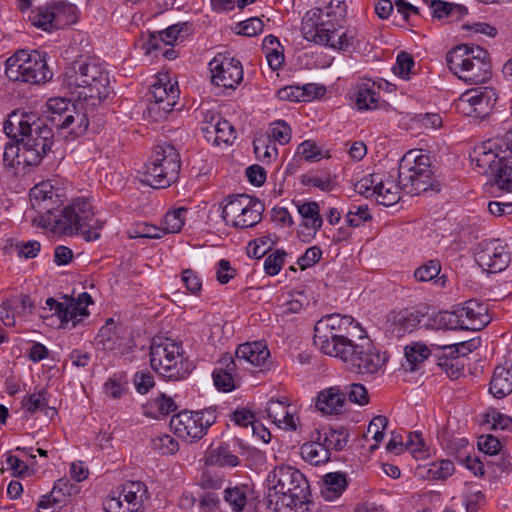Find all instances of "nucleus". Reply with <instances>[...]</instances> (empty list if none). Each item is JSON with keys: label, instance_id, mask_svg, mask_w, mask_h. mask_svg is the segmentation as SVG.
<instances>
[{"label": "nucleus", "instance_id": "48", "mask_svg": "<svg viewBox=\"0 0 512 512\" xmlns=\"http://www.w3.org/2000/svg\"><path fill=\"white\" fill-rule=\"evenodd\" d=\"M263 210V204L252 198V203L243 211L235 227L244 229L255 226L261 221Z\"/></svg>", "mask_w": 512, "mask_h": 512}, {"label": "nucleus", "instance_id": "5", "mask_svg": "<svg viewBox=\"0 0 512 512\" xmlns=\"http://www.w3.org/2000/svg\"><path fill=\"white\" fill-rule=\"evenodd\" d=\"M104 225V220L95 217L91 200L84 196L73 199L52 219L54 231L78 235L87 242L100 239Z\"/></svg>", "mask_w": 512, "mask_h": 512}, {"label": "nucleus", "instance_id": "34", "mask_svg": "<svg viewBox=\"0 0 512 512\" xmlns=\"http://www.w3.org/2000/svg\"><path fill=\"white\" fill-rule=\"evenodd\" d=\"M312 441L304 443L301 446V456L312 465H320L326 463L330 459V453L321 443V430L316 429L311 436Z\"/></svg>", "mask_w": 512, "mask_h": 512}, {"label": "nucleus", "instance_id": "39", "mask_svg": "<svg viewBox=\"0 0 512 512\" xmlns=\"http://www.w3.org/2000/svg\"><path fill=\"white\" fill-rule=\"evenodd\" d=\"M251 490L248 486H235L226 488L224 500L228 503L233 512H252L250 501Z\"/></svg>", "mask_w": 512, "mask_h": 512}, {"label": "nucleus", "instance_id": "3", "mask_svg": "<svg viewBox=\"0 0 512 512\" xmlns=\"http://www.w3.org/2000/svg\"><path fill=\"white\" fill-rule=\"evenodd\" d=\"M269 504L276 512L307 510L309 484L305 476L292 466H278L267 476Z\"/></svg>", "mask_w": 512, "mask_h": 512}, {"label": "nucleus", "instance_id": "54", "mask_svg": "<svg viewBox=\"0 0 512 512\" xmlns=\"http://www.w3.org/2000/svg\"><path fill=\"white\" fill-rule=\"evenodd\" d=\"M405 447L415 459H426L430 456L429 448L425 444L422 435L418 432L409 434Z\"/></svg>", "mask_w": 512, "mask_h": 512}, {"label": "nucleus", "instance_id": "61", "mask_svg": "<svg viewBox=\"0 0 512 512\" xmlns=\"http://www.w3.org/2000/svg\"><path fill=\"white\" fill-rule=\"evenodd\" d=\"M380 179L382 178L374 174L365 176L357 181L355 190L365 197H375Z\"/></svg>", "mask_w": 512, "mask_h": 512}, {"label": "nucleus", "instance_id": "52", "mask_svg": "<svg viewBox=\"0 0 512 512\" xmlns=\"http://www.w3.org/2000/svg\"><path fill=\"white\" fill-rule=\"evenodd\" d=\"M430 13L434 18L442 19L452 14L466 15L467 8L460 4H451L443 1H432Z\"/></svg>", "mask_w": 512, "mask_h": 512}, {"label": "nucleus", "instance_id": "26", "mask_svg": "<svg viewBox=\"0 0 512 512\" xmlns=\"http://www.w3.org/2000/svg\"><path fill=\"white\" fill-rule=\"evenodd\" d=\"M290 405L286 399L268 401L266 413L268 418L279 428L295 431L298 427V418L289 412Z\"/></svg>", "mask_w": 512, "mask_h": 512}, {"label": "nucleus", "instance_id": "35", "mask_svg": "<svg viewBox=\"0 0 512 512\" xmlns=\"http://www.w3.org/2000/svg\"><path fill=\"white\" fill-rule=\"evenodd\" d=\"M298 213L302 218V227L307 230V237L313 238L323 225L319 204L305 202L298 205Z\"/></svg>", "mask_w": 512, "mask_h": 512}, {"label": "nucleus", "instance_id": "62", "mask_svg": "<svg viewBox=\"0 0 512 512\" xmlns=\"http://www.w3.org/2000/svg\"><path fill=\"white\" fill-rule=\"evenodd\" d=\"M414 65L415 62L413 57L406 52H401L397 56L396 64L393 67V72L402 79H409L411 69L414 67Z\"/></svg>", "mask_w": 512, "mask_h": 512}, {"label": "nucleus", "instance_id": "63", "mask_svg": "<svg viewBox=\"0 0 512 512\" xmlns=\"http://www.w3.org/2000/svg\"><path fill=\"white\" fill-rule=\"evenodd\" d=\"M285 256L286 252L284 250H276L274 253L270 254L264 261L266 274L270 276L277 275L284 265Z\"/></svg>", "mask_w": 512, "mask_h": 512}, {"label": "nucleus", "instance_id": "28", "mask_svg": "<svg viewBox=\"0 0 512 512\" xmlns=\"http://www.w3.org/2000/svg\"><path fill=\"white\" fill-rule=\"evenodd\" d=\"M60 188L55 187L52 181L47 180L36 184L30 190V201L33 207L50 211L49 204H56L60 201Z\"/></svg>", "mask_w": 512, "mask_h": 512}, {"label": "nucleus", "instance_id": "56", "mask_svg": "<svg viewBox=\"0 0 512 512\" xmlns=\"http://www.w3.org/2000/svg\"><path fill=\"white\" fill-rule=\"evenodd\" d=\"M371 219L367 205H353L346 214V223L353 228L360 227Z\"/></svg>", "mask_w": 512, "mask_h": 512}, {"label": "nucleus", "instance_id": "16", "mask_svg": "<svg viewBox=\"0 0 512 512\" xmlns=\"http://www.w3.org/2000/svg\"><path fill=\"white\" fill-rule=\"evenodd\" d=\"M498 100V93L493 87H480L465 91L456 100L457 111L476 121L488 118Z\"/></svg>", "mask_w": 512, "mask_h": 512}, {"label": "nucleus", "instance_id": "47", "mask_svg": "<svg viewBox=\"0 0 512 512\" xmlns=\"http://www.w3.org/2000/svg\"><path fill=\"white\" fill-rule=\"evenodd\" d=\"M208 466L235 467L239 464L238 456L232 454L228 448L220 446L211 449L206 456Z\"/></svg>", "mask_w": 512, "mask_h": 512}, {"label": "nucleus", "instance_id": "38", "mask_svg": "<svg viewBox=\"0 0 512 512\" xmlns=\"http://www.w3.org/2000/svg\"><path fill=\"white\" fill-rule=\"evenodd\" d=\"M252 203V198L245 194H238L230 196L226 199V203L222 208V218L226 224L233 227L236 226V221L240 219L243 211Z\"/></svg>", "mask_w": 512, "mask_h": 512}, {"label": "nucleus", "instance_id": "31", "mask_svg": "<svg viewBox=\"0 0 512 512\" xmlns=\"http://www.w3.org/2000/svg\"><path fill=\"white\" fill-rule=\"evenodd\" d=\"M347 13L345 0H323L322 7H318L306 12L304 18H309L311 22H319L333 19V21H343Z\"/></svg>", "mask_w": 512, "mask_h": 512}, {"label": "nucleus", "instance_id": "13", "mask_svg": "<svg viewBox=\"0 0 512 512\" xmlns=\"http://www.w3.org/2000/svg\"><path fill=\"white\" fill-rule=\"evenodd\" d=\"M340 353L337 358L352 372L362 375L375 374L387 361L385 353H381L366 335L359 336L357 341Z\"/></svg>", "mask_w": 512, "mask_h": 512}, {"label": "nucleus", "instance_id": "29", "mask_svg": "<svg viewBox=\"0 0 512 512\" xmlns=\"http://www.w3.org/2000/svg\"><path fill=\"white\" fill-rule=\"evenodd\" d=\"M345 400V394L339 387H329L318 393L315 407L324 415H337L342 412Z\"/></svg>", "mask_w": 512, "mask_h": 512}, {"label": "nucleus", "instance_id": "23", "mask_svg": "<svg viewBox=\"0 0 512 512\" xmlns=\"http://www.w3.org/2000/svg\"><path fill=\"white\" fill-rule=\"evenodd\" d=\"M202 132L208 141L217 145L230 144L236 139L235 129L230 122L214 112L205 114Z\"/></svg>", "mask_w": 512, "mask_h": 512}, {"label": "nucleus", "instance_id": "30", "mask_svg": "<svg viewBox=\"0 0 512 512\" xmlns=\"http://www.w3.org/2000/svg\"><path fill=\"white\" fill-rule=\"evenodd\" d=\"M220 367L213 372V381L217 389L230 392L235 388L238 365L230 355H224L219 361Z\"/></svg>", "mask_w": 512, "mask_h": 512}, {"label": "nucleus", "instance_id": "44", "mask_svg": "<svg viewBox=\"0 0 512 512\" xmlns=\"http://www.w3.org/2000/svg\"><path fill=\"white\" fill-rule=\"evenodd\" d=\"M346 477L342 473H329L324 477L321 494L325 500L333 501L338 498L346 489Z\"/></svg>", "mask_w": 512, "mask_h": 512}, {"label": "nucleus", "instance_id": "45", "mask_svg": "<svg viewBox=\"0 0 512 512\" xmlns=\"http://www.w3.org/2000/svg\"><path fill=\"white\" fill-rule=\"evenodd\" d=\"M55 21L58 29L74 24L78 19V9L74 4L60 1L52 2Z\"/></svg>", "mask_w": 512, "mask_h": 512}, {"label": "nucleus", "instance_id": "53", "mask_svg": "<svg viewBox=\"0 0 512 512\" xmlns=\"http://www.w3.org/2000/svg\"><path fill=\"white\" fill-rule=\"evenodd\" d=\"M16 139H17V143L8 141L4 145L2 161H3V166L6 169L16 168L21 163H23L22 157H21L22 148H21V145L19 144V139L18 138H16Z\"/></svg>", "mask_w": 512, "mask_h": 512}, {"label": "nucleus", "instance_id": "7", "mask_svg": "<svg viewBox=\"0 0 512 512\" xmlns=\"http://www.w3.org/2000/svg\"><path fill=\"white\" fill-rule=\"evenodd\" d=\"M310 19L303 18L301 27L302 35L307 41L343 52H352L361 47L363 36L357 28L341 30L337 27H340L342 21L330 19L311 22Z\"/></svg>", "mask_w": 512, "mask_h": 512}, {"label": "nucleus", "instance_id": "46", "mask_svg": "<svg viewBox=\"0 0 512 512\" xmlns=\"http://www.w3.org/2000/svg\"><path fill=\"white\" fill-rule=\"evenodd\" d=\"M253 146L257 159L264 164H269L278 157V149L269 137L263 135L256 137Z\"/></svg>", "mask_w": 512, "mask_h": 512}, {"label": "nucleus", "instance_id": "25", "mask_svg": "<svg viewBox=\"0 0 512 512\" xmlns=\"http://www.w3.org/2000/svg\"><path fill=\"white\" fill-rule=\"evenodd\" d=\"M490 394L502 399L512 392V359L495 367L489 383Z\"/></svg>", "mask_w": 512, "mask_h": 512}, {"label": "nucleus", "instance_id": "55", "mask_svg": "<svg viewBox=\"0 0 512 512\" xmlns=\"http://www.w3.org/2000/svg\"><path fill=\"white\" fill-rule=\"evenodd\" d=\"M273 143L278 142L285 145L291 140V128L283 120H278L270 124L269 131L266 135Z\"/></svg>", "mask_w": 512, "mask_h": 512}, {"label": "nucleus", "instance_id": "51", "mask_svg": "<svg viewBox=\"0 0 512 512\" xmlns=\"http://www.w3.org/2000/svg\"><path fill=\"white\" fill-rule=\"evenodd\" d=\"M186 214L187 209L185 208H178L176 210L166 213L162 221V227H160L161 229H163V235L166 233L180 232L184 225Z\"/></svg>", "mask_w": 512, "mask_h": 512}, {"label": "nucleus", "instance_id": "11", "mask_svg": "<svg viewBox=\"0 0 512 512\" xmlns=\"http://www.w3.org/2000/svg\"><path fill=\"white\" fill-rule=\"evenodd\" d=\"M429 155L422 150H410L399 163L398 180L402 190L419 195L433 189V175Z\"/></svg>", "mask_w": 512, "mask_h": 512}, {"label": "nucleus", "instance_id": "18", "mask_svg": "<svg viewBox=\"0 0 512 512\" xmlns=\"http://www.w3.org/2000/svg\"><path fill=\"white\" fill-rule=\"evenodd\" d=\"M179 94L177 83H172L167 75H160L149 91V117L155 121L165 119L176 105Z\"/></svg>", "mask_w": 512, "mask_h": 512}, {"label": "nucleus", "instance_id": "33", "mask_svg": "<svg viewBox=\"0 0 512 512\" xmlns=\"http://www.w3.org/2000/svg\"><path fill=\"white\" fill-rule=\"evenodd\" d=\"M121 333L122 326L117 324L113 318H109L96 335V345L103 350H115L122 345Z\"/></svg>", "mask_w": 512, "mask_h": 512}, {"label": "nucleus", "instance_id": "8", "mask_svg": "<svg viewBox=\"0 0 512 512\" xmlns=\"http://www.w3.org/2000/svg\"><path fill=\"white\" fill-rule=\"evenodd\" d=\"M152 369L168 380L185 379L192 371V363L184 356L181 343L174 339L156 336L150 345Z\"/></svg>", "mask_w": 512, "mask_h": 512}, {"label": "nucleus", "instance_id": "49", "mask_svg": "<svg viewBox=\"0 0 512 512\" xmlns=\"http://www.w3.org/2000/svg\"><path fill=\"white\" fill-rule=\"evenodd\" d=\"M321 435V443L324 448L327 449L328 453H330L332 450H342L348 442V434L344 431L323 429V431H321Z\"/></svg>", "mask_w": 512, "mask_h": 512}, {"label": "nucleus", "instance_id": "64", "mask_svg": "<svg viewBox=\"0 0 512 512\" xmlns=\"http://www.w3.org/2000/svg\"><path fill=\"white\" fill-rule=\"evenodd\" d=\"M105 512H132L127 502L123 501L121 490L113 491L104 502Z\"/></svg>", "mask_w": 512, "mask_h": 512}, {"label": "nucleus", "instance_id": "43", "mask_svg": "<svg viewBox=\"0 0 512 512\" xmlns=\"http://www.w3.org/2000/svg\"><path fill=\"white\" fill-rule=\"evenodd\" d=\"M29 19L33 26L43 31L51 32L52 30L58 29L51 3H47L32 10Z\"/></svg>", "mask_w": 512, "mask_h": 512}, {"label": "nucleus", "instance_id": "24", "mask_svg": "<svg viewBox=\"0 0 512 512\" xmlns=\"http://www.w3.org/2000/svg\"><path fill=\"white\" fill-rule=\"evenodd\" d=\"M357 325L354 324V319L352 321H348L345 324H339L336 327L331 329V332L328 333L332 338H328L329 348H325L322 346H316L323 354L337 358L341 355L340 352L345 351V349L351 345L355 340L352 339V330L356 329Z\"/></svg>", "mask_w": 512, "mask_h": 512}, {"label": "nucleus", "instance_id": "19", "mask_svg": "<svg viewBox=\"0 0 512 512\" xmlns=\"http://www.w3.org/2000/svg\"><path fill=\"white\" fill-rule=\"evenodd\" d=\"M211 82L224 89H235L243 80V67L238 59L224 54L209 62Z\"/></svg>", "mask_w": 512, "mask_h": 512}, {"label": "nucleus", "instance_id": "36", "mask_svg": "<svg viewBox=\"0 0 512 512\" xmlns=\"http://www.w3.org/2000/svg\"><path fill=\"white\" fill-rule=\"evenodd\" d=\"M455 471L454 463L451 460H441L424 465H418L415 474L426 480H445Z\"/></svg>", "mask_w": 512, "mask_h": 512}, {"label": "nucleus", "instance_id": "57", "mask_svg": "<svg viewBox=\"0 0 512 512\" xmlns=\"http://www.w3.org/2000/svg\"><path fill=\"white\" fill-rule=\"evenodd\" d=\"M128 236L134 238L159 239L163 236V229L148 223H138L128 230Z\"/></svg>", "mask_w": 512, "mask_h": 512}, {"label": "nucleus", "instance_id": "15", "mask_svg": "<svg viewBox=\"0 0 512 512\" xmlns=\"http://www.w3.org/2000/svg\"><path fill=\"white\" fill-rule=\"evenodd\" d=\"M217 419L216 409L209 407L200 411H181L170 420V427L181 439L194 442L202 439Z\"/></svg>", "mask_w": 512, "mask_h": 512}, {"label": "nucleus", "instance_id": "37", "mask_svg": "<svg viewBox=\"0 0 512 512\" xmlns=\"http://www.w3.org/2000/svg\"><path fill=\"white\" fill-rule=\"evenodd\" d=\"M120 490L123 501L127 502L132 512H138L149 498L147 486L141 481H128Z\"/></svg>", "mask_w": 512, "mask_h": 512}, {"label": "nucleus", "instance_id": "59", "mask_svg": "<svg viewBox=\"0 0 512 512\" xmlns=\"http://www.w3.org/2000/svg\"><path fill=\"white\" fill-rule=\"evenodd\" d=\"M45 395L46 391L40 390L24 397L22 401L24 410L30 414L42 411L48 406V401Z\"/></svg>", "mask_w": 512, "mask_h": 512}, {"label": "nucleus", "instance_id": "58", "mask_svg": "<svg viewBox=\"0 0 512 512\" xmlns=\"http://www.w3.org/2000/svg\"><path fill=\"white\" fill-rule=\"evenodd\" d=\"M432 348H437L442 351L440 356L448 357V359H456L459 360L460 356H465L470 352V349L467 347L465 342L460 343H432Z\"/></svg>", "mask_w": 512, "mask_h": 512}, {"label": "nucleus", "instance_id": "10", "mask_svg": "<svg viewBox=\"0 0 512 512\" xmlns=\"http://www.w3.org/2000/svg\"><path fill=\"white\" fill-rule=\"evenodd\" d=\"M180 170L179 151L172 144L162 143L154 148L146 164L144 181L153 188H167L178 180Z\"/></svg>", "mask_w": 512, "mask_h": 512}, {"label": "nucleus", "instance_id": "12", "mask_svg": "<svg viewBox=\"0 0 512 512\" xmlns=\"http://www.w3.org/2000/svg\"><path fill=\"white\" fill-rule=\"evenodd\" d=\"M5 74L15 82L45 83L52 78L45 57L38 51L19 50L6 60Z\"/></svg>", "mask_w": 512, "mask_h": 512}, {"label": "nucleus", "instance_id": "2", "mask_svg": "<svg viewBox=\"0 0 512 512\" xmlns=\"http://www.w3.org/2000/svg\"><path fill=\"white\" fill-rule=\"evenodd\" d=\"M8 137L18 138L25 166H37L53 144L51 129L33 113L13 112L4 123Z\"/></svg>", "mask_w": 512, "mask_h": 512}, {"label": "nucleus", "instance_id": "41", "mask_svg": "<svg viewBox=\"0 0 512 512\" xmlns=\"http://www.w3.org/2000/svg\"><path fill=\"white\" fill-rule=\"evenodd\" d=\"M400 183L396 184L392 177L380 179L375 199L383 206H392L400 199Z\"/></svg>", "mask_w": 512, "mask_h": 512}, {"label": "nucleus", "instance_id": "22", "mask_svg": "<svg viewBox=\"0 0 512 512\" xmlns=\"http://www.w3.org/2000/svg\"><path fill=\"white\" fill-rule=\"evenodd\" d=\"M422 314L417 310L402 309L390 312L385 321V333L390 338H401L411 333L421 322Z\"/></svg>", "mask_w": 512, "mask_h": 512}, {"label": "nucleus", "instance_id": "40", "mask_svg": "<svg viewBox=\"0 0 512 512\" xmlns=\"http://www.w3.org/2000/svg\"><path fill=\"white\" fill-rule=\"evenodd\" d=\"M69 481L59 479L50 494L43 495L37 504L38 512H55L65 501V488H68Z\"/></svg>", "mask_w": 512, "mask_h": 512}, {"label": "nucleus", "instance_id": "9", "mask_svg": "<svg viewBox=\"0 0 512 512\" xmlns=\"http://www.w3.org/2000/svg\"><path fill=\"white\" fill-rule=\"evenodd\" d=\"M44 110L45 117L60 130H68L74 137L83 135L89 126L93 112L76 99V103L63 97L48 99Z\"/></svg>", "mask_w": 512, "mask_h": 512}, {"label": "nucleus", "instance_id": "17", "mask_svg": "<svg viewBox=\"0 0 512 512\" xmlns=\"http://www.w3.org/2000/svg\"><path fill=\"white\" fill-rule=\"evenodd\" d=\"M45 303L49 311H54L57 316L59 328L72 329L89 316L88 306L93 300L90 294L83 292L77 298L63 296V301L50 297Z\"/></svg>", "mask_w": 512, "mask_h": 512}, {"label": "nucleus", "instance_id": "27", "mask_svg": "<svg viewBox=\"0 0 512 512\" xmlns=\"http://www.w3.org/2000/svg\"><path fill=\"white\" fill-rule=\"evenodd\" d=\"M353 98L360 110H374L378 107L379 86L371 79H361L353 87Z\"/></svg>", "mask_w": 512, "mask_h": 512}, {"label": "nucleus", "instance_id": "42", "mask_svg": "<svg viewBox=\"0 0 512 512\" xmlns=\"http://www.w3.org/2000/svg\"><path fill=\"white\" fill-rule=\"evenodd\" d=\"M440 272L441 263L438 260H429L414 271V277L419 282H427L437 278L435 284L444 288L448 279L446 275L439 276Z\"/></svg>", "mask_w": 512, "mask_h": 512}, {"label": "nucleus", "instance_id": "4", "mask_svg": "<svg viewBox=\"0 0 512 512\" xmlns=\"http://www.w3.org/2000/svg\"><path fill=\"white\" fill-rule=\"evenodd\" d=\"M472 159L483 173L494 175L499 190L512 192V129L504 137L489 139L476 146Z\"/></svg>", "mask_w": 512, "mask_h": 512}, {"label": "nucleus", "instance_id": "20", "mask_svg": "<svg viewBox=\"0 0 512 512\" xmlns=\"http://www.w3.org/2000/svg\"><path fill=\"white\" fill-rule=\"evenodd\" d=\"M475 260L488 273H497L508 267L511 256L506 244L499 239H490L479 243Z\"/></svg>", "mask_w": 512, "mask_h": 512}, {"label": "nucleus", "instance_id": "6", "mask_svg": "<svg viewBox=\"0 0 512 512\" xmlns=\"http://www.w3.org/2000/svg\"><path fill=\"white\" fill-rule=\"evenodd\" d=\"M449 70L468 85H482L492 77L489 53L479 46L460 44L446 55Z\"/></svg>", "mask_w": 512, "mask_h": 512}, {"label": "nucleus", "instance_id": "21", "mask_svg": "<svg viewBox=\"0 0 512 512\" xmlns=\"http://www.w3.org/2000/svg\"><path fill=\"white\" fill-rule=\"evenodd\" d=\"M270 352L263 341L246 342L240 344L235 351L234 362L239 369L251 370L259 368L263 370L270 365Z\"/></svg>", "mask_w": 512, "mask_h": 512}, {"label": "nucleus", "instance_id": "32", "mask_svg": "<svg viewBox=\"0 0 512 512\" xmlns=\"http://www.w3.org/2000/svg\"><path fill=\"white\" fill-rule=\"evenodd\" d=\"M352 319L353 318L351 316H342L340 314H330L321 318L316 322L314 327V345L330 349L328 338H332V336H329L328 333L331 332L333 327H336L339 324L348 323V321H352Z\"/></svg>", "mask_w": 512, "mask_h": 512}, {"label": "nucleus", "instance_id": "60", "mask_svg": "<svg viewBox=\"0 0 512 512\" xmlns=\"http://www.w3.org/2000/svg\"><path fill=\"white\" fill-rule=\"evenodd\" d=\"M152 447L160 454H172L178 451V442L168 434H161L152 439Z\"/></svg>", "mask_w": 512, "mask_h": 512}, {"label": "nucleus", "instance_id": "50", "mask_svg": "<svg viewBox=\"0 0 512 512\" xmlns=\"http://www.w3.org/2000/svg\"><path fill=\"white\" fill-rule=\"evenodd\" d=\"M430 348L422 342H414L405 347V357L410 364V370H415L417 365L423 363L430 355Z\"/></svg>", "mask_w": 512, "mask_h": 512}, {"label": "nucleus", "instance_id": "14", "mask_svg": "<svg viewBox=\"0 0 512 512\" xmlns=\"http://www.w3.org/2000/svg\"><path fill=\"white\" fill-rule=\"evenodd\" d=\"M490 321L487 305L474 299L466 301L451 313H440L435 318L439 328L446 330L456 329L459 326L464 330L477 331L484 328Z\"/></svg>", "mask_w": 512, "mask_h": 512}, {"label": "nucleus", "instance_id": "1", "mask_svg": "<svg viewBox=\"0 0 512 512\" xmlns=\"http://www.w3.org/2000/svg\"><path fill=\"white\" fill-rule=\"evenodd\" d=\"M63 85L92 112L112 93L109 73L95 59H78L71 63L63 74Z\"/></svg>", "mask_w": 512, "mask_h": 512}]
</instances>
